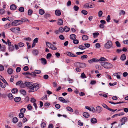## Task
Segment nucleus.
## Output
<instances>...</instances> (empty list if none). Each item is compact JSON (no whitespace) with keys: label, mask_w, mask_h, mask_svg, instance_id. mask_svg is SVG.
I'll use <instances>...</instances> for the list:
<instances>
[{"label":"nucleus","mask_w":128,"mask_h":128,"mask_svg":"<svg viewBox=\"0 0 128 128\" xmlns=\"http://www.w3.org/2000/svg\"><path fill=\"white\" fill-rule=\"evenodd\" d=\"M40 88L39 84H32L29 86L28 88H27L29 90V92H34Z\"/></svg>","instance_id":"nucleus-1"},{"label":"nucleus","mask_w":128,"mask_h":128,"mask_svg":"<svg viewBox=\"0 0 128 128\" xmlns=\"http://www.w3.org/2000/svg\"><path fill=\"white\" fill-rule=\"evenodd\" d=\"M101 64L103 67L106 68H111L112 66V65L111 64L106 62H102Z\"/></svg>","instance_id":"nucleus-2"},{"label":"nucleus","mask_w":128,"mask_h":128,"mask_svg":"<svg viewBox=\"0 0 128 128\" xmlns=\"http://www.w3.org/2000/svg\"><path fill=\"white\" fill-rule=\"evenodd\" d=\"M112 44L111 41H108L104 45L105 48L107 49H109L112 46Z\"/></svg>","instance_id":"nucleus-3"},{"label":"nucleus","mask_w":128,"mask_h":128,"mask_svg":"<svg viewBox=\"0 0 128 128\" xmlns=\"http://www.w3.org/2000/svg\"><path fill=\"white\" fill-rule=\"evenodd\" d=\"M75 66L80 68H84L86 66V64L84 63H80L77 62L75 64Z\"/></svg>","instance_id":"nucleus-4"},{"label":"nucleus","mask_w":128,"mask_h":128,"mask_svg":"<svg viewBox=\"0 0 128 128\" xmlns=\"http://www.w3.org/2000/svg\"><path fill=\"white\" fill-rule=\"evenodd\" d=\"M20 20H14L13 21L12 23V26H17L22 24Z\"/></svg>","instance_id":"nucleus-5"},{"label":"nucleus","mask_w":128,"mask_h":128,"mask_svg":"<svg viewBox=\"0 0 128 128\" xmlns=\"http://www.w3.org/2000/svg\"><path fill=\"white\" fill-rule=\"evenodd\" d=\"M127 118L126 117H124L121 119L120 122H121V124H119L118 126L119 127L122 126L125 124V122H127Z\"/></svg>","instance_id":"nucleus-6"},{"label":"nucleus","mask_w":128,"mask_h":128,"mask_svg":"<svg viewBox=\"0 0 128 128\" xmlns=\"http://www.w3.org/2000/svg\"><path fill=\"white\" fill-rule=\"evenodd\" d=\"M85 108L86 109L92 112L93 113H95L96 112L95 109L92 106L90 108L88 106H85Z\"/></svg>","instance_id":"nucleus-7"},{"label":"nucleus","mask_w":128,"mask_h":128,"mask_svg":"<svg viewBox=\"0 0 128 128\" xmlns=\"http://www.w3.org/2000/svg\"><path fill=\"white\" fill-rule=\"evenodd\" d=\"M102 110V108L100 106H98L96 108V112L98 113H100Z\"/></svg>","instance_id":"nucleus-8"},{"label":"nucleus","mask_w":128,"mask_h":128,"mask_svg":"<svg viewBox=\"0 0 128 128\" xmlns=\"http://www.w3.org/2000/svg\"><path fill=\"white\" fill-rule=\"evenodd\" d=\"M58 100L60 102L63 103H67V101L64 98L62 97H60L58 98Z\"/></svg>","instance_id":"nucleus-9"},{"label":"nucleus","mask_w":128,"mask_h":128,"mask_svg":"<svg viewBox=\"0 0 128 128\" xmlns=\"http://www.w3.org/2000/svg\"><path fill=\"white\" fill-rule=\"evenodd\" d=\"M69 56L72 57H77V55H75L71 52H68L66 53Z\"/></svg>","instance_id":"nucleus-10"},{"label":"nucleus","mask_w":128,"mask_h":128,"mask_svg":"<svg viewBox=\"0 0 128 128\" xmlns=\"http://www.w3.org/2000/svg\"><path fill=\"white\" fill-rule=\"evenodd\" d=\"M25 86L28 88L29 86L32 84V83L30 82H26L24 83Z\"/></svg>","instance_id":"nucleus-11"},{"label":"nucleus","mask_w":128,"mask_h":128,"mask_svg":"<svg viewBox=\"0 0 128 128\" xmlns=\"http://www.w3.org/2000/svg\"><path fill=\"white\" fill-rule=\"evenodd\" d=\"M20 21L22 22H21V23H22H22L23 22H25L26 21L28 22H29V20L28 19L25 18H22Z\"/></svg>","instance_id":"nucleus-12"},{"label":"nucleus","mask_w":128,"mask_h":128,"mask_svg":"<svg viewBox=\"0 0 128 128\" xmlns=\"http://www.w3.org/2000/svg\"><path fill=\"white\" fill-rule=\"evenodd\" d=\"M14 49V46L12 45H10L9 46L8 50L9 52H12Z\"/></svg>","instance_id":"nucleus-13"},{"label":"nucleus","mask_w":128,"mask_h":128,"mask_svg":"<svg viewBox=\"0 0 128 128\" xmlns=\"http://www.w3.org/2000/svg\"><path fill=\"white\" fill-rule=\"evenodd\" d=\"M91 122L92 124H95L97 122V120L96 118H92L90 119Z\"/></svg>","instance_id":"nucleus-14"},{"label":"nucleus","mask_w":128,"mask_h":128,"mask_svg":"<svg viewBox=\"0 0 128 128\" xmlns=\"http://www.w3.org/2000/svg\"><path fill=\"white\" fill-rule=\"evenodd\" d=\"M16 8V6L14 4L10 6V8L11 10H15Z\"/></svg>","instance_id":"nucleus-15"},{"label":"nucleus","mask_w":128,"mask_h":128,"mask_svg":"<svg viewBox=\"0 0 128 128\" xmlns=\"http://www.w3.org/2000/svg\"><path fill=\"white\" fill-rule=\"evenodd\" d=\"M55 14L58 16H59L61 15V13L60 11L58 10H56L55 12Z\"/></svg>","instance_id":"nucleus-16"},{"label":"nucleus","mask_w":128,"mask_h":128,"mask_svg":"<svg viewBox=\"0 0 128 128\" xmlns=\"http://www.w3.org/2000/svg\"><path fill=\"white\" fill-rule=\"evenodd\" d=\"M76 36L74 34H71L70 36V38L72 40L76 39Z\"/></svg>","instance_id":"nucleus-17"},{"label":"nucleus","mask_w":128,"mask_h":128,"mask_svg":"<svg viewBox=\"0 0 128 128\" xmlns=\"http://www.w3.org/2000/svg\"><path fill=\"white\" fill-rule=\"evenodd\" d=\"M82 38L83 40H85L88 39V36L86 35H84L82 36Z\"/></svg>","instance_id":"nucleus-18"},{"label":"nucleus","mask_w":128,"mask_h":128,"mask_svg":"<svg viewBox=\"0 0 128 128\" xmlns=\"http://www.w3.org/2000/svg\"><path fill=\"white\" fill-rule=\"evenodd\" d=\"M83 116L85 118H88L90 116L89 114L87 112H84L83 114Z\"/></svg>","instance_id":"nucleus-19"},{"label":"nucleus","mask_w":128,"mask_h":128,"mask_svg":"<svg viewBox=\"0 0 128 128\" xmlns=\"http://www.w3.org/2000/svg\"><path fill=\"white\" fill-rule=\"evenodd\" d=\"M41 63L43 64H45L46 63V59L43 58H42L41 59Z\"/></svg>","instance_id":"nucleus-20"},{"label":"nucleus","mask_w":128,"mask_h":128,"mask_svg":"<svg viewBox=\"0 0 128 128\" xmlns=\"http://www.w3.org/2000/svg\"><path fill=\"white\" fill-rule=\"evenodd\" d=\"M0 50L3 52L6 51V47L4 45H2L0 47Z\"/></svg>","instance_id":"nucleus-21"},{"label":"nucleus","mask_w":128,"mask_h":128,"mask_svg":"<svg viewBox=\"0 0 128 128\" xmlns=\"http://www.w3.org/2000/svg\"><path fill=\"white\" fill-rule=\"evenodd\" d=\"M99 61H107L108 60L107 59L104 58L102 57L100 58L98 60Z\"/></svg>","instance_id":"nucleus-22"},{"label":"nucleus","mask_w":128,"mask_h":128,"mask_svg":"<svg viewBox=\"0 0 128 128\" xmlns=\"http://www.w3.org/2000/svg\"><path fill=\"white\" fill-rule=\"evenodd\" d=\"M108 102L112 104H121V103H124V102H111V101H108Z\"/></svg>","instance_id":"nucleus-23"},{"label":"nucleus","mask_w":128,"mask_h":128,"mask_svg":"<svg viewBox=\"0 0 128 128\" xmlns=\"http://www.w3.org/2000/svg\"><path fill=\"white\" fill-rule=\"evenodd\" d=\"M63 24L62 20L60 19H59L58 21V24L59 25H62Z\"/></svg>","instance_id":"nucleus-24"},{"label":"nucleus","mask_w":128,"mask_h":128,"mask_svg":"<svg viewBox=\"0 0 128 128\" xmlns=\"http://www.w3.org/2000/svg\"><path fill=\"white\" fill-rule=\"evenodd\" d=\"M21 98L20 97H16L14 98V100L16 102H18L21 100Z\"/></svg>","instance_id":"nucleus-25"},{"label":"nucleus","mask_w":128,"mask_h":128,"mask_svg":"<svg viewBox=\"0 0 128 128\" xmlns=\"http://www.w3.org/2000/svg\"><path fill=\"white\" fill-rule=\"evenodd\" d=\"M16 27L12 28L10 29V30L11 31L14 33H16Z\"/></svg>","instance_id":"nucleus-26"},{"label":"nucleus","mask_w":128,"mask_h":128,"mask_svg":"<svg viewBox=\"0 0 128 128\" xmlns=\"http://www.w3.org/2000/svg\"><path fill=\"white\" fill-rule=\"evenodd\" d=\"M10 23H8L4 25V27L6 28H10Z\"/></svg>","instance_id":"nucleus-27"},{"label":"nucleus","mask_w":128,"mask_h":128,"mask_svg":"<svg viewBox=\"0 0 128 128\" xmlns=\"http://www.w3.org/2000/svg\"><path fill=\"white\" fill-rule=\"evenodd\" d=\"M126 59V55L124 54H122L120 57V59L122 60H124Z\"/></svg>","instance_id":"nucleus-28"},{"label":"nucleus","mask_w":128,"mask_h":128,"mask_svg":"<svg viewBox=\"0 0 128 128\" xmlns=\"http://www.w3.org/2000/svg\"><path fill=\"white\" fill-rule=\"evenodd\" d=\"M18 121V120L16 117L14 118L12 120V122L14 123H16Z\"/></svg>","instance_id":"nucleus-29"},{"label":"nucleus","mask_w":128,"mask_h":128,"mask_svg":"<svg viewBox=\"0 0 128 128\" xmlns=\"http://www.w3.org/2000/svg\"><path fill=\"white\" fill-rule=\"evenodd\" d=\"M38 53V50H34L32 52V53L33 54L34 56L37 55Z\"/></svg>","instance_id":"nucleus-30"},{"label":"nucleus","mask_w":128,"mask_h":128,"mask_svg":"<svg viewBox=\"0 0 128 128\" xmlns=\"http://www.w3.org/2000/svg\"><path fill=\"white\" fill-rule=\"evenodd\" d=\"M18 91V90L16 88H15L12 89V93L15 94Z\"/></svg>","instance_id":"nucleus-31"},{"label":"nucleus","mask_w":128,"mask_h":128,"mask_svg":"<svg viewBox=\"0 0 128 128\" xmlns=\"http://www.w3.org/2000/svg\"><path fill=\"white\" fill-rule=\"evenodd\" d=\"M46 46H48V47L51 48V46L52 44L50 43V42H46Z\"/></svg>","instance_id":"nucleus-32"},{"label":"nucleus","mask_w":128,"mask_h":128,"mask_svg":"<svg viewBox=\"0 0 128 128\" xmlns=\"http://www.w3.org/2000/svg\"><path fill=\"white\" fill-rule=\"evenodd\" d=\"M8 96L10 100H12L14 98V97L11 93H10L8 94Z\"/></svg>","instance_id":"nucleus-33"},{"label":"nucleus","mask_w":128,"mask_h":128,"mask_svg":"<svg viewBox=\"0 0 128 128\" xmlns=\"http://www.w3.org/2000/svg\"><path fill=\"white\" fill-rule=\"evenodd\" d=\"M78 48L81 50H83L86 49V47L82 45H80L79 46Z\"/></svg>","instance_id":"nucleus-34"},{"label":"nucleus","mask_w":128,"mask_h":128,"mask_svg":"<svg viewBox=\"0 0 128 128\" xmlns=\"http://www.w3.org/2000/svg\"><path fill=\"white\" fill-rule=\"evenodd\" d=\"M13 70L11 68H9L8 69L7 72L9 74H11L13 72Z\"/></svg>","instance_id":"nucleus-35"},{"label":"nucleus","mask_w":128,"mask_h":128,"mask_svg":"<svg viewBox=\"0 0 128 128\" xmlns=\"http://www.w3.org/2000/svg\"><path fill=\"white\" fill-rule=\"evenodd\" d=\"M88 57V56L87 55H84L81 56L80 58L82 60H83L86 59Z\"/></svg>","instance_id":"nucleus-36"},{"label":"nucleus","mask_w":128,"mask_h":128,"mask_svg":"<svg viewBox=\"0 0 128 128\" xmlns=\"http://www.w3.org/2000/svg\"><path fill=\"white\" fill-rule=\"evenodd\" d=\"M39 12L40 14L42 15L44 14V10L40 9L39 10Z\"/></svg>","instance_id":"nucleus-37"},{"label":"nucleus","mask_w":128,"mask_h":128,"mask_svg":"<svg viewBox=\"0 0 128 128\" xmlns=\"http://www.w3.org/2000/svg\"><path fill=\"white\" fill-rule=\"evenodd\" d=\"M66 109L67 110L71 112H73V109L70 107L68 106L66 107Z\"/></svg>","instance_id":"nucleus-38"},{"label":"nucleus","mask_w":128,"mask_h":128,"mask_svg":"<svg viewBox=\"0 0 128 128\" xmlns=\"http://www.w3.org/2000/svg\"><path fill=\"white\" fill-rule=\"evenodd\" d=\"M126 14L125 12L123 10H121L120 11V12L119 14V16H120L122 14L123 15H124Z\"/></svg>","instance_id":"nucleus-39"},{"label":"nucleus","mask_w":128,"mask_h":128,"mask_svg":"<svg viewBox=\"0 0 128 128\" xmlns=\"http://www.w3.org/2000/svg\"><path fill=\"white\" fill-rule=\"evenodd\" d=\"M64 28V30L66 32H68L70 30V28H68L67 26H65Z\"/></svg>","instance_id":"nucleus-40"},{"label":"nucleus","mask_w":128,"mask_h":128,"mask_svg":"<svg viewBox=\"0 0 128 128\" xmlns=\"http://www.w3.org/2000/svg\"><path fill=\"white\" fill-rule=\"evenodd\" d=\"M18 10L21 12H23L24 11V8L23 7H20L19 8Z\"/></svg>","instance_id":"nucleus-41"},{"label":"nucleus","mask_w":128,"mask_h":128,"mask_svg":"<svg viewBox=\"0 0 128 128\" xmlns=\"http://www.w3.org/2000/svg\"><path fill=\"white\" fill-rule=\"evenodd\" d=\"M52 54L50 53L46 55V58L47 59H50L52 57Z\"/></svg>","instance_id":"nucleus-42"},{"label":"nucleus","mask_w":128,"mask_h":128,"mask_svg":"<svg viewBox=\"0 0 128 128\" xmlns=\"http://www.w3.org/2000/svg\"><path fill=\"white\" fill-rule=\"evenodd\" d=\"M93 37L94 38L97 37L98 35H99V34L98 32H95L93 34Z\"/></svg>","instance_id":"nucleus-43"},{"label":"nucleus","mask_w":128,"mask_h":128,"mask_svg":"<svg viewBox=\"0 0 128 128\" xmlns=\"http://www.w3.org/2000/svg\"><path fill=\"white\" fill-rule=\"evenodd\" d=\"M0 86L2 88H5L6 86V85L5 84H4L3 83L1 82L0 80Z\"/></svg>","instance_id":"nucleus-44"},{"label":"nucleus","mask_w":128,"mask_h":128,"mask_svg":"<svg viewBox=\"0 0 128 128\" xmlns=\"http://www.w3.org/2000/svg\"><path fill=\"white\" fill-rule=\"evenodd\" d=\"M24 44L22 42H20L18 44V46L20 47H22L24 46Z\"/></svg>","instance_id":"nucleus-45"},{"label":"nucleus","mask_w":128,"mask_h":128,"mask_svg":"<svg viewBox=\"0 0 128 128\" xmlns=\"http://www.w3.org/2000/svg\"><path fill=\"white\" fill-rule=\"evenodd\" d=\"M81 77L82 78H86L84 72H83L82 73L81 75Z\"/></svg>","instance_id":"nucleus-46"},{"label":"nucleus","mask_w":128,"mask_h":128,"mask_svg":"<svg viewBox=\"0 0 128 128\" xmlns=\"http://www.w3.org/2000/svg\"><path fill=\"white\" fill-rule=\"evenodd\" d=\"M73 42L74 44H77L79 43L78 40H77L74 39L73 41Z\"/></svg>","instance_id":"nucleus-47"},{"label":"nucleus","mask_w":128,"mask_h":128,"mask_svg":"<svg viewBox=\"0 0 128 128\" xmlns=\"http://www.w3.org/2000/svg\"><path fill=\"white\" fill-rule=\"evenodd\" d=\"M33 11L31 10H29L28 11V14L29 16H30L32 14Z\"/></svg>","instance_id":"nucleus-48"},{"label":"nucleus","mask_w":128,"mask_h":128,"mask_svg":"<svg viewBox=\"0 0 128 128\" xmlns=\"http://www.w3.org/2000/svg\"><path fill=\"white\" fill-rule=\"evenodd\" d=\"M81 12L82 13L84 14V15H86L88 13L87 12L84 10H82Z\"/></svg>","instance_id":"nucleus-49"},{"label":"nucleus","mask_w":128,"mask_h":128,"mask_svg":"<svg viewBox=\"0 0 128 128\" xmlns=\"http://www.w3.org/2000/svg\"><path fill=\"white\" fill-rule=\"evenodd\" d=\"M41 126L42 128H44L46 126V124L44 122H43L41 124Z\"/></svg>","instance_id":"nucleus-50"},{"label":"nucleus","mask_w":128,"mask_h":128,"mask_svg":"<svg viewBox=\"0 0 128 128\" xmlns=\"http://www.w3.org/2000/svg\"><path fill=\"white\" fill-rule=\"evenodd\" d=\"M102 14L103 12L102 11L100 10L99 11L98 13V16L99 17H101L102 15Z\"/></svg>","instance_id":"nucleus-51"},{"label":"nucleus","mask_w":128,"mask_h":128,"mask_svg":"<svg viewBox=\"0 0 128 128\" xmlns=\"http://www.w3.org/2000/svg\"><path fill=\"white\" fill-rule=\"evenodd\" d=\"M51 49L52 50H56L57 48L55 46L52 44Z\"/></svg>","instance_id":"nucleus-52"},{"label":"nucleus","mask_w":128,"mask_h":128,"mask_svg":"<svg viewBox=\"0 0 128 128\" xmlns=\"http://www.w3.org/2000/svg\"><path fill=\"white\" fill-rule=\"evenodd\" d=\"M26 109L25 108H22L20 110V113L24 114L26 111Z\"/></svg>","instance_id":"nucleus-53"},{"label":"nucleus","mask_w":128,"mask_h":128,"mask_svg":"<svg viewBox=\"0 0 128 128\" xmlns=\"http://www.w3.org/2000/svg\"><path fill=\"white\" fill-rule=\"evenodd\" d=\"M116 46L118 47H120V44L118 41H117L116 42Z\"/></svg>","instance_id":"nucleus-54"},{"label":"nucleus","mask_w":128,"mask_h":128,"mask_svg":"<svg viewBox=\"0 0 128 128\" xmlns=\"http://www.w3.org/2000/svg\"><path fill=\"white\" fill-rule=\"evenodd\" d=\"M22 80L19 81L17 82L16 84V85L17 86L20 85L22 83Z\"/></svg>","instance_id":"nucleus-55"},{"label":"nucleus","mask_w":128,"mask_h":128,"mask_svg":"<svg viewBox=\"0 0 128 128\" xmlns=\"http://www.w3.org/2000/svg\"><path fill=\"white\" fill-rule=\"evenodd\" d=\"M19 117L20 118H22L24 117V114L22 113H20L19 114Z\"/></svg>","instance_id":"nucleus-56"},{"label":"nucleus","mask_w":128,"mask_h":128,"mask_svg":"<svg viewBox=\"0 0 128 128\" xmlns=\"http://www.w3.org/2000/svg\"><path fill=\"white\" fill-rule=\"evenodd\" d=\"M73 8L75 11H78L79 9V7L76 6H74V7Z\"/></svg>","instance_id":"nucleus-57"},{"label":"nucleus","mask_w":128,"mask_h":128,"mask_svg":"<svg viewBox=\"0 0 128 128\" xmlns=\"http://www.w3.org/2000/svg\"><path fill=\"white\" fill-rule=\"evenodd\" d=\"M59 30L60 32H63L64 30V28H63L62 27H60L59 29Z\"/></svg>","instance_id":"nucleus-58"},{"label":"nucleus","mask_w":128,"mask_h":128,"mask_svg":"<svg viewBox=\"0 0 128 128\" xmlns=\"http://www.w3.org/2000/svg\"><path fill=\"white\" fill-rule=\"evenodd\" d=\"M27 108L29 110H30L32 109V106L30 104H29L28 105Z\"/></svg>","instance_id":"nucleus-59"},{"label":"nucleus","mask_w":128,"mask_h":128,"mask_svg":"<svg viewBox=\"0 0 128 128\" xmlns=\"http://www.w3.org/2000/svg\"><path fill=\"white\" fill-rule=\"evenodd\" d=\"M20 92L23 94V95H24L26 94V92L25 90H21L20 91Z\"/></svg>","instance_id":"nucleus-60"},{"label":"nucleus","mask_w":128,"mask_h":128,"mask_svg":"<svg viewBox=\"0 0 128 128\" xmlns=\"http://www.w3.org/2000/svg\"><path fill=\"white\" fill-rule=\"evenodd\" d=\"M102 105L104 108H106L107 110L108 108V106L104 104H102Z\"/></svg>","instance_id":"nucleus-61"},{"label":"nucleus","mask_w":128,"mask_h":128,"mask_svg":"<svg viewBox=\"0 0 128 128\" xmlns=\"http://www.w3.org/2000/svg\"><path fill=\"white\" fill-rule=\"evenodd\" d=\"M96 68L98 70H101L102 69V67L98 65H96Z\"/></svg>","instance_id":"nucleus-62"},{"label":"nucleus","mask_w":128,"mask_h":128,"mask_svg":"<svg viewBox=\"0 0 128 128\" xmlns=\"http://www.w3.org/2000/svg\"><path fill=\"white\" fill-rule=\"evenodd\" d=\"M110 19V15H108L106 19V20L107 22H109Z\"/></svg>","instance_id":"nucleus-63"},{"label":"nucleus","mask_w":128,"mask_h":128,"mask_svg":"<svg viewBox=\"0 0 128 128\" xmlns=\"http://www.w3.org/2000/svg\"><path fill=\"white\" fill-rule=\"evenodd\" d=\"M55 55L56 56L57 58H59L60 56V53L58 52H56Z\"/></svg>","instance_id":"nucleus-64"}]
</instances>
